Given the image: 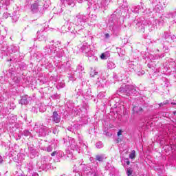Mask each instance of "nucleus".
I'll return each instance as SVG.
<instances>
[{"mask_svg": "<svg viewBox=\"0 0 176 176\" xmlns=\"http://www.w3.org/2000/svg\"><path fill=\"white\" fill-rule=\"evenodd\" d=\"M76 127H78V124H74L73 126H69L67 130H69V131H75Z\"/></svg>", "mask_w": 176, "mask_h": 176, "instance_id": "nucleus-46", "label": "nucleus"}, {"mask_svg": "<svg viewBox=\"0 0 176 176\" xmlns=\"http://www.w3.org/2000/svg\"><path fill=\"white\" fill-rule=\"evenodd\" d=\"M121 163L122 165L126 168L127 166L130 165V160H129V158H122L121 160Z\"/></svg>", "mask_w": 176, "mask_h": 176, "instance_id": "nucleus-35", "label": "nucleus"}, {"mask_svg": "<svg viewBox=\"0 0 176 176\" xmlns=\"http://www.w3.org/2000/svg\"><path fill=\"white\" fill-rule=\"evenodd\" d=\"M68 78L69 80H76V78H78V75L76 74V72H74L72 74H68Z\"/></svg>", "mask_w": 176, "mask_h": 176, "instance_id": "nucleus-38", "label": "nucleus"}, {"mask_svg": "<svg viewBox=\"0 0 176 176\" xmlns=\"http://www.w3.org/2000/svg\"><path fill=\"white\" fill-rule=\"evenodd\" d=\"M80 52L85 54V56H88L89 54L93 55V51L90 48V45L87 43H82V45L80 47Z\"/></svg>", "mask_w": 176, "mask_h": 176, "instance_id": "nucleus-8", "label": "nucleus"}, {"mask_svg": "<svg viewBox=\"0 0 176 176\" xmlns=\"http://www.w3.org/2000/svg\"><path fill=\"white\" fill-rule=\"evenodd\" d=\"M132 111L131 119H134V115H142V112H144V109L140 106H134Z\"/></svg>", "mask_w": 176, "mask_h": 176, "instance_id": "nucleus-14", "label": "nucleus"}, {"mask_svg": "<svg viewBox=\"0 0 176 176\" xmlns=\"http://www.w3.org/2000/svg\"><path fill=\"white\" fill-rule=\"evenodd\" d=\"M89 20V15H83L80 13L76 16L75 25H83Z\"/></svg>", "mask_w": 176, "mask_h": 176, "instance_id": "nucleus-6", "label": "nucleus"}, {"mask_svg": "<svg viewBox=\"0 0 176 176\" xmlns=\"http://www.w3.org/2000/svg\"><path fill=\"white\" fill-rule=\"evenodd\" d=\"M51 156L54 157V156H58V157H63L64 156V153L63 151H55L51 153Z\"/></svg>", "mask_w": 176, "mask_h": 176, "instance_id": "nucleus-30", "label": "nucleus"}, {"mask_svg": "<svg viewBox=\"0 0 176 176\" xmlns=\"http://www.w3.org/2000/svg\"><path fill=\"white\" fill-rule=\"evenodd\" d=\"M3 17L4 19H8L9 17V14H8V12H4L3 14Z\"/></svg>", "mask_w": 176, "mask_h": 176, "instance_id": "nucleus-62", "label": "nucleus"}, {"mask_svg": "<svg viewBox=\"0 0 176 176\" xmlns=\"http://www.w3.org/2000/svg\"><path fill=\"white\" fill-rule=\"evenodd\" d=\"M115 67H116V65H115V63H113V62H109L107 63V68L109 69H113V68H115Z\"/></svg>", "mask_w": 176, "mask_h": 176, "instance_id": "nucleus-43", "label": "nucleus"}, {"mask_svg": "<svg viewBox=\"0 0 176 176\" xmlns=\"http://www.w3.org/2000/svg\"><path fill=\"white\" fill-rule=\"evenodd\" d=\"M14 175L15 176H21L22 175L21 170H16L14 173Z\"/></svg>", "mask_w": 176, "mask_h": 176, "instance_id": "nucleus-56", "label": "nucleus"}, {"mask_svg": "<svg viewBox=\"0 0 176 176\" xmlns=\"http://www.w3.org/2000/svg\"><path fill=\"white\" fill-rule=\"evenodd\" d=\"M12 23H16L17 20H19V17L16 15H14L12 16Z\"/></svg>", "mask_w": 176, "mask_h": 176, "instance_id": "nucleus-55", "label": "nucleus"}, {"mask_svg": "<svg viewBox=\"0 0 176 176\" xmlns=\"http://www.w3.org/2000/svg\"><path fill=\"white\" fill-rule=\"evenodd\" d=\"M3 163V157H2V155H0V164H2Z\"/></svg>", "mask_w": 176, "mask_h": 176, "instance_id": "nucleus-64", "label": "nucleus"}, {"mask_svg": "<svg viewBox=\"0 0 176 176\" xmlns=\"http://www.w3.org/2000/svg\"><path fill=\"white\" fill-rule=\"evenodd\" d=\"M64 143L68 142L70 144V147H68L66 150V153H67V157H72V151H77L79 146L76 144L75 140L72 138H63Z\"/></svg>", "mask_w": 176, "mask_h": 176, "instance_id": "nucleus-4", "label": "nucleus"}, {"mask_svg": "<svg viewBox=\"0 0 176 176\" xmlns=\"http://www.w3.org/2000/svg\"><path fill=\"white\" fill-rule=\"evenodd\" d=\"M140 9H141L140 5L131 8V12L133 13H140Z\"/></svg>", "mask_w": 176, "mask_h": 176, "instance_id": "nucleus-40", "label": "nucleus"}, {"mask_svg": "<svg viewBox=\"0 0 176 176\" xmlns=\"http://www.w3.org/2000/svg\"><path fill=\"white\" fill-rule=\"evenodd\" d=\"M166 54H162L161 55H158L157 58H163V57H165Z\"/></svg>", "mask_w": 176, "mask_h": 176, "instance_id": "nucleus-63", "label": "nucleus"}, {"mask_svg": "<svg viewBox=\"0 0 176 176\" xmlns=\"http://www.w3.org/2000/svg\"><path fill=\"white\" fill-rule=\"evenodd\" d=\"M82 96L85 100H89L90 97H91V89H88L84 91Z\"/></svg>", "mask_w": 176, "mask_h": 176, "instance_id": "nucleus-24", "label": "nucleus"}, {"mask_svg": "<svg viewBox=\"0 0 176 176\" xmlns=\"http://www.w3.org/2000/svg\"><path fill=\"white\" fill-rule=\"evenodd\" d=\"M31 100V98L28 97V96L25 95L22 96L21 99L19 100V104L21 105H27Z\"/></svg>", "mask_w": 176, "mask_h": 176, "instance_id": "nucleus-19", "label": "nucleus"}, {"mask_svg": "<svg viewBox=\"0 0 176 176\" xmlns=\"http://www.w3.org/2000/svg\"><path fill=\"white\" fill-rule=\"evenodd\" d=\"M120 30V28L118 27V26H113L112 28V31H113L115 32V31H119Z\"/></svg>", "mask_w": 176, "mask_h": 176, "instance_id": "nucleus-57", "label": "nucleus"}, {"mask_svg": "<svg viewBox=\"0 0 176 176\" xmlns=\"http://www.w3.org/2000/svg\"><path fill=\"white\" fill-rule=\"evenodd\" d=\"M9 152L10 156H19V145L17 144H10Z\"/></svg>", "mask_w": 176, "mask_h": 176, "instance_id": "nucleus-12", "label": "nucleus"}, {"mask_svg": "<svg viewBox=\"0 0 176 176\" xmlns=\"http://www.w3.org/2000/svg\"><path fill=\"white\" fill-rule=\"evenodd\" d=\"M34 130L38 133V137H45V135H47V134H50V133H52V130L47 126H41L38 128V124L36 123L34 126Z\"/></svg>", "mask_w": 176, "mask_h": 176, "instance_id": "nucleus-5", "label": "nucleus"}, {"mask_svg": "<svg viewBox=\"0 0 176 176\" xmlns=\"http://www.w3.org/2000/svg\"><path fill=\"white\" fill-rule=\"evenodd\" d=\"M51 119L54 123H58L61 120V116L58 114V112L54 111L51 116Z\"/></svg>", "mask_w": 176, "mask_h": 176, "instance_id": "nucleus-15", "label": "nucleus"}, {"mask_svg": "<svg viewBox=\"0 0 176 176\" xmlns=\"http://www.w3.org/2000/svg\"><path fill=\"white\" fill-rule=\"evenodd\" d=\"M136 29L139 31L144 32L145 31V27L142 22H138L136 23Z\"/></svg>", "mask_w": 176, "mask_h": 176, "instance_id": "nucleus-28", "label": "nucleus"}, {"mask_svg": "<svg viewBox=\"0 0 176 176\" xmlns=\"http://www.w3.org/2000/svg\"><path fill=\"white\" fill-rule=\"evenodd\" d=\"M43 53L45 56H52V57H63L64 50L61 48V42L56 41L52 45L44 47Z\"/></svg>", "mask_w": 176, "mask_h": 176, "instance_id": "nucleus-1", "label": "nucleus"}, {"mask_svg": "<svg viewBox=\"0 0 176 176\" xmlns=\"http://www.w3.org/2000/svg\"><path fill=\"white\" fill-rule=\"evenodd\" d=\"M23 135H25V137H30L31 136V132L28 130H25L23 132Z\"/></svg>", "mask_w": 176, "mask_h": 176, "instance_id": "nucleus-48", "label": "nucleus"}, {"mask_svg": "<svg viewBox=\"0 0 176 176\" xmlns=\"http://www.w3.org/2000/svg\"><path fill=\"white\" fill-rule=\"evenodd\" d=\"M170 102L168 100H165L163 102L159 104V107H163L164 105H167Z\"/></svg>", "mask_w": 176, "mask_h": 176, "instance_id": "nucleus-53", "label": "nucleus"}, {"mask_svg": "<svg viewBox=\"0 0 176 176\" xmlns=\"http://www.w3.org/2000/svg\"><path fill=\"white\" fill-rule=\"evenodd\" d=\"M87 32L85 30V28L80 29L79 30L77 31V36L80 35L82 38H84V36H86V33Z\"/></svg>", "mask_w": 176, "mask_h": 176, "instance_id": "nucleus-36", "label": "nucleus"}, {"mask_svg": "<svg viewBox=\"0 0 176 176\" xmlns=\"http://www.w3.org/2000/svg\"><path fill=\"white\" fill-rule=\"evenodd\" d=\"M161 85H162V87H164V89L167 88V87H168V86H170V81L168 80V79H167L166 78H163L162 82Z\"/></svg>", "mask_w": 176, "mask_h": 176, "instance_id": "nucleus-29", "label": "nucleus"}, {"mask_svg": "<svg viewBox=\"0 0 176 176\" xmlns=\"http://www.w3.org/2000/svg\"><path fill=\"white\" fill-rule=\"evenodd\" d=\"M130 159H134L135 157V151H133L131 154H129Z\"/></svg>", "mask_w": 176, "mask_h": 176, "instance_id": "nucleus-54", "label": "nucleus"}, {"mask_svg": "<svg viewBox=\"0 0 176 176\" xmlns=\"http://www.w3.org/2000/svg\"><path fill=\"white\" fill-rule=\"evenodd\" d=\"M41 163H46L47 164H49V160H47V157H43L42 158Z\"/></svg>", "mask_w": 176, "mask_h": 176, "instance_id": "nucleus-52", "label": "nucleus"}, {"mask_svg": "<svg viewBox=\"0 0 176 176\" xmlns=\"http://www.w3.org/2000/svg\"><path fill=\"white\" fill-rule=\"evenodd\" d=\"M8 100V96L6 94H0V101H6Z\"/></svg>", "mask_w": 176, "mask_h": 176, "instance_id": "nucleus-41", "label": "nucleus"}, {"mask_svg": "<svg viewBox=\"0 0 176 176\" xmlns=\"http://www.w3.org/2000/svg\"><path fill=\"white\" fill-rule=\"evenodd\" d=\"M37 39L40 41H46V36L43 34V32L40 33L39 32H37Z\"/></svg>", "mask_w": 176, "mask_h": 176, "instance_id": "nucleus-37", "label": "nucleus"}, {"mask_svg": "<svg viewBox=\"0 0 176 176\" xmlns=\"http://www.w3.org/2000/svg\"><path fill=\"white\" fill-rule=\"evenodd\" d=\"M100 58L102 60H107V55H105V54H102L100 56Z\"/></svg>", "mask_w": 176, "mask_h": 176, "instance_id": "nucleus-59", "label": "nucleus"}, {"mask_svg": "<svg viewBox=\"0 0 176 176\" xmlns=\"http://www.w3.org/2000/svg\"><path fill=\"white\" fill-rule=\"evenodd\" d=\"M98 74V72L94 71V72H91L90 75H91V78H94V76L97 75Z\"/></svg>", "mask_w": 176, "mask_h": 176, "instance_id": "nucleus-58", "label": "nucleus"}, {"mask_svg": "<svg viewBox=\"0 0 176 176\" xmlns=\"http://www.w3.org/2000/svg\"><path fill=\"white\" fill-rule=\"evenodd\" d=\"M58 87H60V89H63V87H65V83H59L58 85Z\"/></svg>", "mask_w": 176, "mask_h": 176, "instance_id": "nucleus-61", "label": "nucleus"}, {"mask_svg": "<svg viewBox=\"0 0 176 176\" xmlns=\"http://www.w3.org/2000/svg\"><path fill=\"white\" fill-rule=\"evenodd\" d=\"M28 146L30 157H31V159H34V157H35V156L38 155V151H36V149H35V148L34 147V144H28Z\"/></svg>", "mask_w": 176, "mask_h": 176, "instance_id": "nucleus-13", "label": "nucleus"}, {"mask_svg": "<svg viewBox=\"0 0 176 176\" xmlns=\"http://www.w3.org/2000/svg\"><path fill=\"white\" fill-rule=\"evenodd\" d=\"M75 2H76V0H64L63 3L65 5H67V6H71L72 8H74L75 6Z\"/></svg>", "mask_w": 176, "mask_h": 176, "instance_id": "nucleus-27", "label": "nucleus"}, {"mask_svg": "<svg viewBox=\"0 0 176 176\" xmlns=\"http://www.w3.org/2000/svg\"><path fill=\"white\" fill-rule=\"evenodd\" d=\"M152 3H159L161 5V6H163V8H166V5L168 4V2H167V0H151Z\"/></svg>", "mask_w": 176, "mask_h": 176, "instance_id": "nucleus-20", "label": "nucleus"}, {"mask_svg": "<svg viewBox=\"0 0 176 176\" xmlns=\"http://www.w3.org/2000/svg\"><path fill=\"white\" fill-rule=\"evenodd\" d=\"M176 16L175 11L173 12H166L165 14H164V16H162L160 20H156L155 23H157V24L160 25V27H163L164 24V17L165 19H175Z\"/></svg>", "mask_w": 176, "mask_h": 176, "instance_id": "nucleus-7", "label": "nucleus"}, {"mask_svg": "<svg viewBox=\"0 0 176 176\" xmlns=\"http://www.w3.org/2000/svg\"><path fill=\"white\" fill-rule=\"evenodd\" d=\"M25 168L28 171V173H30V171H32L34 170V165L32 164V162H28L25 166Z\"/></svg>", "mask_w": 176, "mask_h": 176, "instance_id": "nucleus-31", "label": "nucleus"}, {"mask_svg": "<svg viewBox=\"0 0 176 176\" xmlns=\"http://www.w3.org/2000/svg\"><path fill=\"white\" fill-rule=\"evenodd\" d=\"M12 78L13 82H14V83H19L20 82V80L21 78L17 76H14V77H11Z\"/></svg>", "mask_w": 176, "mask_h": 176, "instance_id": "nucleus-45", "label": "nucleus"}, {"mask_svg": "<svg viewBox=\"0 0 176 176\" xmlns=\"http://www.w3.org/2000/svg\"><path fill=\"white\" fill-rule=\"evenodd\" d=\"M104 146V144H102V142H98L96 144V147L98 149H101Z\"/></svg>", "mask_w": 176, "mask_h": 176, "instance_id": "nucleus-47", "label": "nucleus"}, {"mask_svg": "<svg viewBox=\"0 0 176 176\" xmlns=\"http://www.w3.org/2000/svg\"><path fill=\"white\" fill-rule=\"evenodd\" d=\"M148 12H149V10H148V8H146L145 5H144V3L141 2L140 13H141L142 14H148V13H149Z\"/></svg>", "mask_w": 176, "mask_h": 176, "instance_id": "nucleus-21", "label": "nucleus"}, {"mask_svg": "<svg viewBox=\"0 0 176 176\" xmlns=\"http://www.w3.org/2000/svg\"><path fill=\"white\" fill-rule=\"evenodd\" d=\"M163 38L165 39H170V43H173L175 41H176V37L175 35L171 34V33L168 32H164L162 34Z\"/></svg>", "mask_w": 176, "mask_h": 176, "instance_id": "nucleus-17", "label": "nucleus"}, {"mask_svg": "<svg viewBox=\"0 0 176 176\" xmlns=\"http://www.w3.org/2000/svg\"><path fill=\"white\" fill-rule=\"evenodd\" d=\"M88 17H89L91 21H96V20H97V16L94 15V14H91V15H88Z\"/></svg>", "mask_w": 176, "mask_h": 176, "instance_id": "nucleus-49", "label": "nucleus"}, {"mask_svg": "<svg viewBox=\"0 0 176 176\" xmlns=\"http://www.w3.org/2000/svg\"><path fill=\"white\" fill-rule=\"evenodd\" d=\"M78 31L72 30V32H69L68 36L69 39H75L76 36H78Z\"/></svg>", "mask_w": 176, "mask_h": 176, "instance_id": "nucleus-33", "label": "nucleus"}, {"mask_svg": "<svg viewBox=\"0 0 176 176\" xmlns=\"http://www.w3.org/2000/svg\"><path fill=\"white\" fill-rule=\"evenodd\" d=\"M104 96L105 92H100L97 96L98 98H99L100 100H101V98H104Z\"/></svg>", "mask_w": 176, "mask_h": 176, "instance_id": "nucleus-50", "label": "nucleus"}, {"mask_svg": "<svg viewBox=\"0 0 176 176\" xmlns=\"http://www.w3.org/2000/svg\"><path fill=\"white\" fill-rule=\"evenodd\" d=\"M104 157H105L104 156V155H98L96 156V159L98 162H102V160H104Z\"/></svg>", "mask_w": 176, "mask_h": 176, "instance_id": "nucleus-44", "label": "nucleus"}, {"mask_svg": "<svg viewBox=\"0 0 176 176\" xmlns=\"http://www.w3.org/2000/svg\"><path fill=\"white\" fill-rule=\"evenodd\" d=\"M25 66H21L19 65L16 69H15V72H16V75H18L19 74H21V72L23 71V69H24V68H25Z\"/></svg>", "mask_w": 176, "mask_h": 176, "instance_id": "nucleus-39", "label": "nucleus"}, {"mask_svg": "<svg viewBox=\"0 0 176 176\" xmlns=\"http://www.w3.org/2000/svg\"><path fill=\"white\" fill-rule=\"evenodd\" d=\"M4 5L9 6L10 5V0H5Z\"/></svg>", "mask_w": 176, "mask_h": 176, "instance_id": "nucleus-60", "label": "nucleus"}, {"mask_svg": "<svg viewBox=\"0 0 176 176\" xmlns=\"http://www.w3.org/2000/svg\"><path fill=\"white\" fill-rule=\"evenodd\" d=\"M89 8H92L95 12H100V9H105L108 6L107 0H95L92 3L87 2Z\"/></svg>", "mask_w": 176, "mask_h": 176, "instance_id": "nucleus-2", "label": "nucleus"}, {"mask_svg": "<svg viewBox=\"0 0 176 176\" xmlns=\"http://www.w3.org/2000/svg\"><path fill=\"white\" fill-rule=\"evenodd\" d=\"M86 57H88L89 60V61H97V60H98V58H97V56H94V52H92V55L89 54L88 56H87Z\"/></svg>", "mask_w": 176, "mask_h": 176, "instance_id": "nucleus-34", "label": "nucleus"}, {"mask_svg": "<svg viewBox=\"0 0 176 176\" xmlns=\"http://www.w3.org/2000/svg\"><path fill=\"white\" fill-rule=\"evenodd\" d=\"M42 9H43V5L41 4L39 0H36L30 7L31 12L33 13H42Z\"/></svg>", "mask_w": 176, "mask_h": 176, "instance_id": "nucleus-9", "label": "nucleus"}, {"mask_svg": "<svg viewBox=\"0 0 176 176\" xmlns=\"http://www.w3.org/2000/svg\"><path fill=\"white\" fill-rule=\"evenodd\" d=\"M2 46L3 45L1 44L0 49H1L3 52H10V53H16V52H19V50H20V47L17 45H11L9 48L8 47H2Z\"/></svg>", "mask_w": 176, "mask_h": 176, "instance_id": "nucleus-10", "label": "nucleus"}, {"mask_svg": "<svg viewBox=\"0 0 176 176\" xmlns=\"http://www.w3.org/2000/svg\"><path fill=\"white\" fill-rule=\"evenodd\" d=\"M119 94H125L128 97L130 96H135L138 91H137V87L134 85H125L124 87H121L118 91Z\"/></svg>", "mask_w": 176, "mask_h": 176, "instance_id": "nucleus-3", "label": "nucleus"}, {"mask_svg": "<svg viewBox=\"0 0 176 176\" xmlns=\"http://www.w3.org/2000/svg\"><path fill=\"white\" fill-rule=\"evenodd\" d=\"M134 170H133V168L129 167L126 169V175L127 176H133V173Z\"/></svg>", "mask_w": 176, "mask_h": 176, "instance_id": "nucleus-42", "label": "nucleus"}, {"mask_svg": "<svg viewBox=\"0 0 176 176\" xmlns=\"http://www.w3.org/2000/svg\"><path fill=\"white\" fill-rule=\"evenodd\" d=\"M39 171H47L49 170V164L46 162L41 163V165L39 166L38 168Z\"/></svg>", "mask_w": 176, "mask_h": 176, "instance_id": "nucleus-25", "label": "nucleus"}, {"mask_svg": "<svg viewBox=\"0 0 176 176\" xmlns=\"http://www.w3.org/2000/svg\"><path fill=\"white\" fill-rule=\"evenodd\" d=\"M8 122L10 124H14V123H16V122H17V118H16V116H12V114H10L8 117Z\"/></svg>", "mask_w": 176, "mask_h": 176, "instance_id": "nucleus-26", "label": "nucleus"}, {"mask_svg": "<svg viewBox=\"0 0 176 176\" xmlns=\"http://www.w3.org/2000/svg\"><path fill=\"white\" fill-rule=\"evenodd\" d=\"M85 67H83V65H78L77 66L76 70L74 71V72L77 75V78H82V74H85Z\"/></svg>", "mask_w": 176, "mask_h": 176, "instance_id": "nucleus-16", "label": "nucleus"}, {"mask_svg": "<svg viewBox=\"0 0 176 176\" xmlns=\"http://www.w3.org/2000/svg\"><path fill=\"white\" fill-rule=\"evenodd\" d=\"M91 166H93V163H91L89 165L85 166L83 167V170L89 171V173H87V175L98 176V174L97 173V170L91 168Z\"/></svg>", "mask_w": 176, "mask_h": 176, "instance_id": "nucleus-11", "label": "nucleus"}, {"mask_svg": "<svg viewBox=\"0 0 176 176\" xmlns=\"http://www.w3.org/2000/svg\"><path fill=\"white\" fill-rule=\"evenodd\" d=\"M80 111L82 115L84 113H87V108H85V107H82L81 109H80Z\"/></svg>", "mask_w": 176, "mask_h": 176, "instance_id": "nucleus-51", "label": "nucleus"}, {"mask_svg": "<svg viewBox=\"0 0 176 176\" xmlns=\"http://www.w3.org/2000/svg\"><path fill=\"white\" fill-rule=\"evenodd\" d=\"M40 149L41 151H44L45 152H53V144L42 146Z\"/></svg>", "mask_w": 176, "mask_h": 176, "instance_id": "nucleus-22", "label": "nucleus"}, {"mask_svg": "<svg viewBox=\"0 0 176 176\" xmlns=\"http://www.w3.org/2000/svg\"><path fill=\"white\" fill-rule=\"evenodd\" d=\"M7 75L10 76V78H13L16 75V67H11L8 69V73Z\"/></svg>", "mask_w": 176, "mask_h": 176, "instance_id": "nucleus-32", "label": "nucleus"}, {"mask_svg": "<svg viewBox=\"0 0 176 176\" xmlns=\"http://www.w3.org/2000/svg\"><path fill=\"white\" fill-rule=\"evenodd\" d=\"M163 9L164 8L162 4L157 3V5L154 7L153 12H155V13H162Z\"/></svg>", "mask_w": 176, "mask_h": 176, "instance_id": "nucleus-23", "label": "nucleus"}, {"mask_svg": "<svg viewBox=\"0 0 176 176\" xmlns=\"http://www.w3.org/2000/svg\"><path fill=\"white\" fill-rule=\"evenodd\" d=\"M74 23L69 21H67L63 26H62L61 30L63 32H67V31H71Z\"/></svg>", "mask_w": 176, "mask_h": 176, "instance_id": "nucleus-18", "label": "nucleus"}]
</instances>
